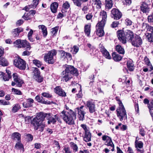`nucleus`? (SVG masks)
<instances>
[{
	"mask_svg": "<svg viewBox=\"0 0 153 153\" xmlns=\"http://www.w3.org/2000/svg\"><path fill=\"white\" fill-rule=\"evenodd\" d=\"M49 114L42 112L37 114L36 116L32 120L31 124L34 126L35 130L39 129V131H42L45 126V124L43 122L45 117Z\"/></svg>",
	"mask_w": 153,
	"mask_h": 153,
	"instance_id": "nucleus-1",
	"label": "nucleus"
},
{
	"mask_svg": "<svg viewBox=\"0 0 153 153\" xmlns=\"http://www.w3.org/2000/svg\"><path fill=\"white\" fill-rule=\"evenodd\" d=\"M107 17L106 13L105 11H102L100 12V18H102V19L98 23L96 26V34L99 37H102L104 35L103 29L106 23Z\"/></svg>",
	"mask_w": 153,
	"mask_h": 153,
	"instance_id": "nucleus-2",
	"label": "nucleus"
},
{
	"mask_svg": "<svg viewBox=\"0 0 153 153\" xmlns=\"http://www.w3.org/2000/svg\"><path fill=\"white\" fill-rule=\"evenodd\" d=\"M65 68V70L62 73L63 80L66 82L72 78L73 75L76 76L77 75V70L73 66L67 65Z\"/></svg>",
	"mask_w": 153,
	"mask_h": 153,
	"instance_id": "nucleus-3",
	"label": "nucleus"
},
{
	"mask_svg": "<svg viewBox=\"0 0 153 153\" xmlns=\"http://www.w3.org/2000/svg\"><path fill=\"white\" fill-rule=\"evenodd\" d=\"M61 116L66 123L69 125L74 124V120L76 115L74 111L70 109L68 111H63L61 113Z\"/></svg>",
	"mask_w": 153,
	"mask_h": 153,
	"instance_id": "nucleus-4",
	"label": "nucleus"
},
{
	"mask_svg": "<svg viewBox=\"0 0 153 153\" xmlns=\"http://www.w3.org/2000/svg\"><path fill=\"white\" fill-rule=\"evenodd\" d=\"M118 103L119 106V108L116 110L117 114V116L120 119V121H122L123 119H127V115L126 110L120 100L118 101Z\"/></svg>",
	"mask_w": 153,
	"mask_h": 153,
	"instance_id": "nucleus-5",
	"label": "nucleus"
},
{
	"mask_svg": "<svg viewBox=\"0 0 153 153\" xmlns=\"http://www.w3.org/2000/svg\"><path fill=\"white\" fill-rule=\"evenodd\" d=\"M57 52L54 50H52L47 53L45 54L44 59L45 61L49 64H53L55 62L53 56L56 55Z\"/></svg>",
	"mask_w": 153,
	"mask_h": 153,
	"instance_id": "nucleus-6",
	"label": "nucleus"
},
{
	"mask_svg": "<svg viewBox=\"0 0 153 153\" xmlns=\"http://www.w3.org/2000/svg\"><path fill=\"white\" fill-rule=\"evenodd\" d=\"M14 44L15 46L18 48H26L30 50L31 48L29 43L25 40H17L14 42Z\"/></svg>",
	"mask_w": 153,
	"mask_h": 153,
	"instance_id": "nucleus-7",
	"label": "nucleus"
},
{
	"mask_svg": "<svg viewBox=\"0 0 153 153\" xmlns=\"http://www.w3.org/2000/svg\"><path fill=\"white\" fill-rule=\"evenodd\" d=\"M14 65L17 68L21 70H25L26 68L25 61L23 59L18 58L14 59Z\"/></svg>",
	"mask_w": 153,
	"mask_h": 153,
	"instance_id": "nucleus-8",
	"label": "nucleus"
},
{
	"mask_svg": "<svg viewBox=\"0 0 153 153\" xmlns=\"http://www.w3.org/2000/svg\"><path fill=\"white\" fill-rule=\"evenodd\" d=\"M102 140L105 141L104 144L112 148L111 150L113 152L114 150V145L112 141L111 137L106 135H104L102 136Z\"/></svg>",
	"mask_w": 153,
	"mask_h": 153,
	"instance_id": "nucleus-9",
	"label": "nucleus"
},
{
	"mask_svg": "<svg viewBox=\"0 0 153 153\" xmlns=\"http://www.w3.org/2000/svg\"><path fill=\"white\" fill-rule=\"evenodd\" d=\"M149 0H145L141 3L140 6V10L143 13H147L150 10L149 6L150 5Z\"/></svg>",
	"mask_w": 153,
	"mask_h": 153,
	"instance_id": "nucleus-10",
	"label": "nucleus"
},
{
	"mask_svg": "<svg viewBox=\"0 0 153 153\" xmlns=\"http://www.w3.org/2000/svg\"><path fill=\"white\" fill-rule=\"evenodd\" d=\"M132 45L136 47H138L142 44L141 38L138 35H136L131 41Z\"/></svg>",
	"mask_w": 153,
	"mask_h": 153,
	"instance_id": "nucleus-11",
	"label": "nucleus"
},
{
	"mask_svg": "<svg viewBox=\"0 0 153 153\" xmlns=\"http://www.w3.org/2000/svg\"><path fill=\"white\" fill-rule=\"evenodd\" d=\"M111 16L114 19L118 20L121 17L122 14L118 9L113 8L111 11Z\"/></svg>",
	"mask_w": 153,
	"mask_h": 153,
	"instance_id": "nucleus-12",
	"label": "nucleus"
},
{
	"mask_svg": "<svg viewBox=\"0 0 153 153\" xmlns=\"http://www.w3.org/2000/svg\"><path fill=\"white\" fill-rule=\"evenodd\" d=\"M84 106H81L76 109V111H77L78 113V117L79 120L82 121L85 119V115L86 113L84 111L83 108Z\"/></svg>",
	"mask_w": 153,
	"mask_h": 153,
	"instance_id": "nucleus-13",
	"label": "nucleus"
},
{
	"mask_svg": "<svg viewBox=\"0 0 153 153\" xmlns=\"http://www.w3.org/2000/svg\"><path fill=\"white\" fill-rule=\"evenodd\" d=\"M33 78L38 82H41L43 81V79L40 76V72L37 68H33Z\"/></svg>",
	"mask_w": 153,
	"mask_h": 153,
	"instance_id": "nucleus-14",
	"label": "nucleus"
},
{
	"mask_svg": "<svg viewBox=\"0 0 153 153\" xmlns=\"http://www.w3.org/2000/svg\"><path fill=\"white\" fill-rule=\"evenodd\" d=\"M86 108L89 109L91 113H93L96 111V107L94 103L91 101H88L86 102Z\"/></svg>",
	"mask_w": 153,
	"mask_h": 153,
	"instance_id": "nucleus-15",
	"label": "nucleus"
},
{
	"mask_svg": "<svg viewBox=\"0 0 153 153\" xmlns=\"http://www.w3.org/2000/svg\"><path fill=\"white\" fill-rule=\"evenodd\" d=\"M117 36L120 41L123 44L126 42L125 35V32L123 30H119L117 32Z\"/></svg>",
	"mask_w": 153,
	"mask_h": 153,
	"instance_id": "nucleus-16",
	"label": "nucleus"
},
{
	"mask_svg": "<svg viewBox=\"0 0 153 153\" xmlns=\"http://www.w3.org/2000/svg\"><path fill=\"white\" fill-rule=\"evenodd\" d=\"M13 77L14 82H16V85L18 87H20L23 83V81L22 79L16 73L13 74Z\"/></svg>",
	"mask_w": 153,
	"mask_h": 153,
	"instance_id": "nucleus-17",
	"label": "nucleus"
},
{
	"mask_svg": "<svg viewBox=\"0 0 153 153\" xmlns=\"http://www.w3.org/2000/svg\"><path fill=\"white\" fill-rule=\"evenodd\" d=\"M54 91L55 93L60 96L64 97L66 96V93L60 86L56 87L54 88Z\"/></svg>",
	"mask_w": 153,
	"mask_h": 153,
	"instance_id": "nucleus-18",
	"label": "nucleus"
},
{
	"mask_svg": "<svg viewBox=\"0 0 153 153\" xmlns=\"http://www.w3.org/2000/svg\"><path fill=\"white\" fill-rule=\"evenodd\" d=\"M34 100L31 98H29L26 100L23 103V107L25 108H27L32 106Z\"/></svg>",
	"mask_w": 153,
	"mask_h": 153,
	"instance_id": "nucleus-19",
	"label": "nucleus"
},
{
	"mask_svg": "<svg viewBox=\"0 0 153 153\" xmlns=\"http://www.w3.org/2000/svg\"><path fill=\"white\" fill-rule=\"evenodd\" d=\"M39 0H33L31 4L26 6L24 9L26 11H28L30 8L34 9L38 5Z\"/></svg>",
	"mask_w": 153,
	"mask_h": 153,
	"instance_id": "nucleus-20",
	"label": "nucleus"
},
{
	"mask_svg": "<svg viewBox=\"0 0 153 153\" xmlns=\"http://www.w3.org/2000/svg\"><path fill=\"white\" fill-rule=\"evenodd\" d=\"M126 39L131 41L134 38L133 32L129 30H126L125 31Z\"/></svg>",
	"mask_w": 153,
	"mask_h": 153,
	"instance_id": "nucleus-21",
	"label": "nucleus"
},
{
	"mask_svg": "<svg viewBox=\"0 0 153 153\" xmlns=\"http://www.w3.org/2000/svg\"><path fill=\"white\" fill-rule=\"evenodd\" d=\"M6 72L8 74V77L7 78H5L4 74L3 72H0V78H2L4 81H8L12 77L11 73L10 71L6 70Z\"/></svg>",
	"mask_w": 153,
	"mask_h": 153,
	"instance_id": "nucleus-22",
	"label": "nucleus"
},
{
	"mask_svg": "<svg viewBox=\"0 0 153 153\" xmlns=\"http://www.w3.org/2000/svg\"><path fill=\"white\" fill-rule=\"evenodd\" d=\"M101 51L104 56L106 58L110 59L111 56L110 55L108 52L104 47L102 48L101 49Z\"/></svg>",
	"mask_w": 153,
	"mask_h": 153,
	"instance_id": "nucleus-23",
	"label": "nucleus"
},
{
	"mask_svg": "<svg viewBox=\"0 0 153 153\" xmlns=\"http://www.w3.org/2000/svg\"><path fill=\"white\" fill-rule=\"evenodd\" d=\"M23 31V29L20 28L14 29L12 32V33L14 37L18 36L19 33Z\"/></svg>",
	"mask_w": 153,
	"mask_h": 153,
	"instance_id": "nucleus-24",
	"label": "nucleus"
},
{
	"mask_svg": "<svg viewBox=\"0 0 153 153\" xmlns=\"http://www.w3.org/2000/svg\"><path fill=\"white\" fill-rule=\"evenodd\" d=\"M61 56L63 58H67V59H71V55L68 53L62 51L60 52Z\"/></svg>",
	"mask_w": 153,
	"mask_h": 153,
	"instance_id": "nucleus-25",
	"label": "nucleus"
},
{
	"mask_svg": "<svg viewBox=\"0 0 153 153\" xmlns=\"http://www.w3.org/2000/svg\"><path fill=\"white\" fill-rule=\"evenodd\" d=\"M39 28L41 30L42 32L44 37H45L48 34L47 29L46 27L44 25H39L38 26Z\"/></svg>",
	"mask_w": 153,
	"mask_h": 153,
	"instance_id": "nucleus-26",
	"label": "nucleus"
},
{
	"mask_svg": "<svg viewBox=\"0 0 153 153\" xmlns=\"http://www.w3.org/2000/svg\"><path fill=\"white\" fill-rule=\"evenodd\" d=\"M112 56L113 59L115 61H119L122 59V57L121 56L116 53H113Z\"/></svg>",
	"mask_w": 153,
	"mask_h": 153,
	"instance_id": "nucleus-27",
	"label": "nucleus"
},
{
	"mask_svg": "<svg viewBox=\"0 0 153 153\" xmlns=\"http://www.w3.org/2000/svg\"><path fill=\"white\" fill-rule=\"evenodd\" d=\"M93 4L97 9L101 8L102 3L100 0H92Z\"/></svg>",
	"mask_w": 153,
	"mask_h": 153,
	"instance_id": "nucleus-28",
	"label": "nucleus"
},
{
	"mask_svg": "<svg viewBox=\"0 0 153 153\" xmlns=\"http://www.w3.org/2000/svg\"><path fill=\"white\" fill-rule=\"evenodd\" d=\"M58 6V3L56 2H54L51 4V9L52 12L55 13L56 12Z\"/></svg>",
	"mask_w": 153,
	"mask_h": 153,
	"instance_id": "nucleus-29",
	"label": "nucleus"
},
{
	"mask_svg": "<svg viewBox=\"0 0 153 153\" xmlns=\"http://www.w3.org/2000/svg\"><path fill=\"white\" fill-rule=\"evenodd\" d=\"M35 99L38 102H41L45 104H49L50 103L49 102L45 101L44 100V99L42 97H40L38 95L36 97Z\"/></svg>",
	"mask_w": 153,
	"mask_h": 153,
	"instance_id": "nucleus-30",
	"label": "nucleus"
},
{
	"mask_svg": "<svg viewBox=\"0 0 153 153\" xmlns=\"http://www.w3.org/2000/svg\"><path fill=\"white\" fill-rule=\"evenodd\" d=\"M115 49L116 51L120 54H123L125 53L124 48L119 45H117L116 46Z\"/></svg>",
	"mask_w": 153,
	"mask_h": 153,
	"instance_id": "nucleus-31",
	"label": "nucleus"
},
{
	"mask_svg": "<svg viewBox=\"0 0 153 153\" xmlns=\"http://www.w3.org/2000/svg\"><path fill=\"white\" fill-rule=\"evenodd\" d=\"M91 135L89 131L85 133L84 137V140L86 142L90 141L91 140Z\"/></svg>",
	"mask_w": 153,
	"mask_h": 153,
	"instance_id": "nucleus-32",
	"label": "nucleus"
},
{
	"mask_svg": "<svg viewBox=\"0 0 153 153\" xmlns=\"http://www.w3.org/2000/svg\"><path fill=\"white\" fill-rule=\"evenodd\" d=\"M84 32L87 36L89 37L90 36L91 28L90 25H86L85 26Z\"/></svg>",
	"mask_w": 153,
	"mask_h": 153,
	"instance_id": "nucleus-33",
	"label": "nucleus"
},
{
	"mask_svg": "<svg viewBox=\"0 0 153 153\" xmlns=\"http://www.w3.org/2000/svg\"><path fill=\"white\" fill-rule=\"evenodd\" d=\"M135 147L136 148L141 149L143 147V144L142 142L141 141H138L137 137H136V140L135 142Z\"/></svg>",
	"mask_w": 153,
	"mask_h": 153,
	"instance_id": "nucleus-34",
	"label": "nucleus"
},
{
	"mask_svg": "<svg viewBox=\"0 0 153 153\" xmlns=\"http://www.w3.org/2000/svg\"><path fill=\"white\" fill-rule=\"evenodd\" d=\"M58 120V116L57 115H55L53 117H51L49 120L48 121V124H50V123L54 124Z\"/></svg>",
	"mask_w": 153,
	"mask_h": 153,
	"instance_id": "nucleus-35",
	"label": "nucleus"
},
{
	"mask_svg": "<svg viewBox=\"0 0 153 153\" xmlns=\"http://www.w3.org/2000/svg\"><path fill=\"white\" fill-rule=\"evenodd\" d=\"M105 7L106 9H111L112 7L113 3L111 0H106L105 1Z\"/></svg>",
	"mask_w": 153,
	"mask_h": 153,
	"instance_id": "nucleus-36",
	"label": "nucleus"
},
{
	"mask_svg": "<svg viewBox=\"0 0 153 153\" xmlns=\"http://www.w3.org/2000/svg\"><path fill=\"white\" fill-rule=\"evenodd\" d=\"M74 4L79 7H81V1L85 2L88 0H72Z\"/></svg>",
	"mask_w": 153,
	"mask_h": 153,
	"instance_id": "nucleus-37",
	"label": "nucleus"
},
{
	"mask_svg": "<svg viewBox=\"0 0 153 153\" xmlns=\"http://www.w3.org/2000/svg\"><path fill=\"white\" fill-rule=\"evenodd\" d=\"M70 146L73 150L74 153H75L78 151V147L77 145L74 143L71 142L70 143Z\"/></svg>",
	"mask_w": 153,
	"mask_h": 153,
	"instance_id": "nucleus-38",
	"label": "nucleus"
},
{
	"mask_svg": "<svg viewBox=\"0 0 153 153\" xmlns=\"http://www.w3.org/2000/svg\"><path fill=\"white\" fill-rule=\"evenodd\" d=\"M127 66L128 69L131 71H132L134 69V65L131 60L127 62Z\"/></svg>",
	"mask_w": 153,
	"mask_h": 153,
	"instance_id": "nucleus-39",
	"label": "nucleus"
},
{
	"mask_svg": "<svg viewBox=\"0 0 153 153\" xmlns=\"http://www.w3.org/2000/svg\"><path fill=\"white\" fill-rule=\"evenodd\" d=\"M8 63L7 60L3 57H0V65L3 66L7 65Z\"/></svg>",
	"mask_w": 153,
	"mask_h": 153,
	"instance_id": "nucleus-40",
	"label": "nucleus"
},
{
	"mask_svg": "<svg viewBox=\"0 0 153 153\" xmlns=\"http://www.w3.org/2000/svg\"><path fill=\"white\" fill-rule=\"evenodd\" d=\"M79 49V47L76 46H74L71 50V52L73 54H76L78 51Z\"/></svg>",
	"mask_w": 153,
	"mask_h": 153,
	"instance_id": "nucleus-41",
	"label": "nucleus"
},
{
	"mask_svg": "<svg viewBox=\"0 0 153 153\" xmlns=\"http://www.w3.org/2000/svg\"><path fill=\"white\" fill-rule=\"evenodd\" d=\"M20 105L18 104H16L13 107L12 111L14 113L16 112L20 108Z\"/></svg>",
	"mask_w": 153,
	"mask_h": 153,
	"instance_id": "nucleus-42",
	"label": "nucleus"
},
{
	"mask_svg": "<svg viewBox=\"0 0 153 153\" xmlns=\"http://www.w3.org/2000/svg\"><path fill=\"white\" fill-rule=\"evenodd\" d=\"M33 62L34 64L39 68L42 65V63L39 60L37 59L33 60Z\"/></svg>",
	"mask_w": 153,
	"mask_h": 153,
	"instance_id": "nucleus-43",
	"label": "nucleus"
},
{
	"mask_svg": "<svg viewBox=\"0 0 153 153\" xmlns=\"http://www.w3.org/2000/svg\"><path fill=\"white\" fill-rule=\"evenodd\" d=\"M13 135L14 136V139L16 140V139L18 140H20L21 139V135L18 132L14 133Z\"/></svg>",
	"mask_w": 153,
	"mask_h": 153,
	"instance_id": "nucleus-44",
	"label": "nucleus"
},
{
	"mask_svg": "<svg viewBox=\"0 0 153 153\" xmlns=\"http://www.w3.org/2000/svg\"><path fill=\"white\" fill-rule=\"evenodd\" d=\"M70 7V5L68 1H65L63 4L62 7L65 9H68Z\"/></svg>",
	"mask_w": 153,
	"mask_h": 153,
	"instance_id": "nucleus-45",
	"label": "nucleus"
},
{
	"mask_svg": "<svg viewBox=\"0 0 153 153\" xmlns=\"http://www.w3.org/2000/svg\"><path fill=\"white\" fill-rule=\"evenodd\" d=\"M59 27H56L52 28L51 30V32L54 35L57 33Z\"/></svg>",
	"mask_w": 153,
	"mask_h": 153,
	"instance_id": "nucleus-46",
	"label": "nucleus"
},
{
	"mask_svg": "<svg viewBox=\"0 0 153 153\" xmlns=\"http://www.w3.org/2000/svg\"><path fill=\"white\" fill-rule=\"evenodd\" d=\"M150 25L146 23H143L142 26L143 29L145 30H146L148 31V29Z\"/></svg>",
	"mask_w": 153,
	"mask_h": 153,
	"instance_id": "nucleus-47",
	"label": "nucleus"
},
{
	"mask_svg": "<svg viewBox=\"0 0 153 153\" xmlns=\"http://www.w3.org/2000/svg\"><path fill=\"white\" fill-rule=\"evenodd\" d=\"M15 147L18 149H20L23 148V145L21 143L18 142L16 143Z\"/></svg>",
	"mask_w": 153,
	"mask_h": 153,
	"instance_id": "nucleus-48",
	"label": "nucleus"
},
{
	"mask_svg": "<svg viewBox=\"0 0 153 153\" xmlns=\"http://www.w3.org/2000/svg\"><path fill=\"white\" fill-rule=\"evenodd\" d=\"M119 23L118 21H114L113 22L111 25V27L113 28H115L117 27Z\"/></svg>",
	"mask_w": 153,
	"mask_h": 153,
	"instance_id": "nucleus-49",
	"label": "nucleus"
},
{
	"mask_svg": "<svg viewBox=\"0 0 153 153\" xmlns=\"http://www.w3.org/2000/svg\"><path fill=\"white\" fill-rule=\"evenodd\" d=\"M144 61L145 64L148 66L150 65V62L147 56H145L144 58Z\"/></svg>",
	"mask_w": 153,
	"mask_h": 153,
	"instance_id": "nucleus-50",
	"label": "nucleus"
},
{
	"mask_svg": "<svg viewBox=\"0 0 153 153\" xmlns=\"http://www.w3.org/2000/svg\"><path fill=\"white\" fill-rule=\"evenodd\" d=\"M12 92H14L15 94H21V92L20 91L14 88H12Z\"/></svg>",
	"mask_w": 153,
	"mask_h": 153,
	"instance_id": "nucleus-51",
	"label": "nucleus"
},
{
	"mask_svg": "<svg viewBox=\"0 0 153 153\" xmlns=\"http://www.w3.org/2000/svg\"><path fill=\"white\" fill-rule=\"evenodd\" d=\"M31 117L30 116H27L25 117V121L27 123L31 122Z\"/></svg>",
	"mask_w": 153,
	"mask_h": 153,
	"instance_id": "nucleus-52",
	"label": "nucleus"
},
{
	"mask_svg": "<svg viewBox=\"0 0 153 153\" xmlns=\"http://www.w3.org/2000/svg\"><path fill=\"white\" fill-rule=\"evenodd\" d=\"M43 146L42 144L39 143H36L34 144V147L36 149H39Z\"/></svg>",
	"mask_w": 153,
	"mask_h": 153,
	"instance_id": "nucleus-53",
	"label": "nucleus"
},
{
	"mask_svg": "<svg viewBox=\"0 0 153 153\" xmlns=\"http://www.w3.org/2000/svg\"><path fill=\"white\" fill-rule=\"evenodd\" d=\"M0 104L3 105H9L10 104L9 102H6L4 100H0Z\"/></svg>",
	"mask_w": 153,
	"mask_h": 153,
	"instance_id": "nucleus-54",
	"label": "nucleus"
},
{
	"mask_svg": "<svg viewBox=\"0 0 153 153\" xmlns=\"http://www.w3.org/2000/svg\"><path fill=\"white\" fill-rule=\"evenodd\" d=\"M125 24L127 25H131L132 23V22L131 21V20L128 19H127L125 20Z\"/></svg>",
	"mask_w": 153,
	"mask_h": 153,
	"instance_id": "nucleus-55",
	"label": "nucleus"
},
{
	"mask_svg": "<svg viewBox=\"0 0 153 153\" xmlns=\"http://www.w3.org/2000/svg\"><path fill=\"white\" fill-rule=\"evenodd\" d=\"M81 127H82L85 131V133L89 131L87 129V126L85 124H81L80 126Z\"/></svg>",
	"mask_w": 153,
	"mask_h": 153,
	"instance_id": "nucleus-56",
	"label": "nucleus"
},
{
	"mask_svg": "<svg viewBox=\"0 0 153 153\" xmlns=\"http://www.w3.org/2000/svg\"><path fill=\"white\" fill-rule=\"evenodd\" d=\"M148 20L149 22H153V13L148 16Z\"/></svg>",
	"mask_w": 153,
	"mask_h": 153,
	"instance_id": "nucleus-57",
	"label": "nucleus"
},
{
	"mask_svg": "<svg viewBox=\"0 0 153 153\" xmlns=\"http://www.w3.org/2000/svg\"><path fill=\"white\" fill-rule=\"evenodd\" d=\"M42 94L43 96L45 97L50 98L51 97V95L49 93H43Z\"/></svg>",
	"mask_w": 153,
	"mask_h": 153,
	"instance_id": "nucleus-58",
	"label": "nucleus"
},
{
	"mask_svg": "<svg viewBox=\"0 0 153 153\" xmlns=\"http://www.w3.org/2000/svg\"><path fill=\"white\" fill-rule=\"evenodd\" d=\"M65 153H73L68 147L65 148L64 149Z\"/></svg>",
	"mask_w": 153,
	"mask_h": 153,
	"instance_id": "nucleus-59",
	"label": "nucleus"
},
{
	"mask_svg": "<svg viewBox=\"0 0 153 153\" xmlns=\"http://www.w3.org/2000/svg\"><path fill=\"white\" fill-rule=\"evenodd\" d=\"M147 32H149L150 34H153V27L149 26Z\"/></svg>",
	"mask_w": 153,
	"mask_h": 153,
	"instance_id": "nucleus-60",
	"label": "nucleus"
},
{
	"mask_svg": "<svg viewBox=\"0 0 153 153\" xmlns=\"http://www.w3.org/2000/svg\"><path fill=\"white\" fill-rule=\"evenodd\" d=\"M93 16L91 13H88L86 16V18L87 20H90L92 18Z\"/></svg>",
	"mask_w": 153,
	"mask_h": 153,
	"instance_id": "nucleus-61",
	"label": "nucleus"
},
{
	"mask_svg": "<svg viewBox=\"0 0 153 153\" xmlns=\"http://www.w3.org/2000/svg\"><path fill=\"white\" fill-rule=\"evenodd\" d=\"M145 132L143 128H141L140 130V134L142 136H144L145 134Z\"/></svg>",
	"mask_w": 153,
	"mask_h": 153,
	"instance_id": "nucleus-62",
	"label": "nucleus"
},
{
	"mask_svg": "<svg viewBox=\"0 0 153 153\" xmlns=\"http://www.w3.org/2000/svg\"><path fill=\"white\" fill-rule=\"evenodd\" d=\"M77 96L76 97V98L77 99L81 98L82 96V91H80L79 92V93L78 94H77Z\"/></svg>",
	"mask_w": 153,
	"mask_h": 153,
	"instance_id": "nucleus-63",
	"label": "nucleus"
},
{
	"mask_svg": "<svg viewBox=\"0 0 153 153\" xmlns=\"http://www.w3.org/2000/svg\"><path fill=\"white\" fill-rule=\"evenodd\" d=\"M126 153H134L132 149L128 147V150L127 151Z\"/></svg>",
	"mask_w": 153,
	"mask_h": 153,
	"instance_id": "nucleus-64",
	"label": "nucleus"
}]
</instances>
